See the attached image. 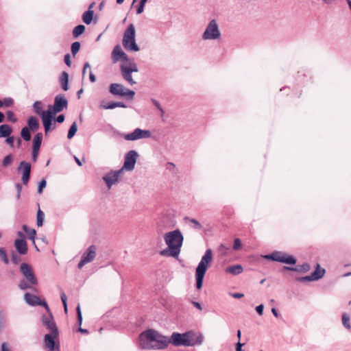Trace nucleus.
I'll list each match as a JSON object with an SVG mask.
<instances>
[{
    "label": "nucleus",
    "instance_id": "1",
    "mask_svg": "<svg viewBox=\"0 0 351 351\" xmlns=\"http://www.w3.org/2000/svg\"><path fill=\"white\" fill-rule=\"evenodd\" d=\"M169 343V338L153 329H149L141 332L138 337L139 347L142 349H164Z\"/></svg>",
    "mask_w": 351,
    "mask_h": 351
},
{
    "label": "nucleus",
    "instance_id": "2",
    "mask_svg": "<svg viewBox=\"0 0 351 351\" xmlns=\"http://www.w3.org/2000/svg\"><path fill=\"white\" fill-rule=\"evenodd\" d=\"M164 240L167 248L162 250L160 254L163 256L178 258L182 245L184 237L179 230L167 232L164 235Z\"/></svg>",
    "mask_w": 351,
    "mask_h": 351
},
{
    "label": "nucleus",
    "instance_id": "3",
    "mask_svg": "<svg viewBox=\"0 0 351 351\" xmlns=\"http://www.w3.org/2000/svg\"><path fill=\"white\" fill-rule=\"evenodd\" d=\"M20 271L23 276V279L19 282V288L21 290L31 289L34 291V287L38 285V279L32 267L29 264L23 263L20 266Z\"/></svg>",
    "mask_w": 351,
    "mask_h": 351
},
{
    "label": "nucleus",
    "instance_id": "4",
    "mask_svg": "<svg viewBox=\"0 0 351 351\" xmlns=\"http://www.w3.org/2000/svg\"><path fill=\"white\" fill-rule=\"evenodd\" d=\"M213 261V252L210 249L206 250L195 270L196 287L200 289L202 287L204 275L210 266Z\"/></svg>",
    "mask_w": 351,
    "mask_h": 351
},
{
    "label": "nucleus",
    "instance_id": "5",
    "mask_svg": "<svg viewBox=\"0 0 351 351\" xmlns=\"http://www.w3.org/2000/svg\"><path fill=\"white\" fill-rule=\"evenodd\" d=\"M123 45L126 50L139 51V47L135 42V28L133 24H130L124 32Z\"/></svg>",
    "mask_w": 351,
    "mask_h": 351
},
{
    "label": "nucleus",
    "instance_id": "6",
    "mask_svg": "<svg viewBox=\"0 0 351 351\" xmlns=\"http://www.w3.org/2000/svg\"><path fill=\"white\" fill-rule=\"evenodd\" d=\"M120 67L123 78L131 86L135 84L136 82L132 77V73L138 72V70L134 61L122 62Z\"/></svg>",
    "mask_w": 351,
    "mask_h": 351
},
{
    "label": "nucleus",
    "instance_id": "7",
    "mask_svg": "<svg viewBox=\"0 0 351 351\" xmlns=\"http://www.w3.org/2000/svg\"><path fill=\"white\" fill-rule=\"evenodd\" d=\"M59 332L46 334L44 337L45 348L47 351L59 350V341H56Z\"/></svg>",
    "mask_w": 351,
    "mask_h": 351
},
{
    "label": "nucleus",
    "instance_id": "8",
    "mask_svg": "<svg viewBox=\"0 0 351 351\" xmlns=\"http://www.w3.org/2000/svg\"><path fill=\"white\" fill-rule=\"evenodd\" d=\"M42 121L45 130L46 134L51 130H54L56 125L52 121L54 119V114L51 112V106H49V108L46 111L42 112Z\"/></svg>",
    "mask_w": 351,
    "mask_h": 351
},
{
    "label": "nucleus",
    "instance_id": "9",
    "mask_svg": "<svg viewBox=\"0 0 351 351\" xmlns=\"http://www.w3.org/2000/svg\"><path fill=\"white\" fill-rule=\"evenodd\" d=\"M110 92L114 95L125 96L132 99L135 93L133 90L125 88L122 84H112L110 86Z\"/></svg>",
    "mask_w": 351,
    "mask_h": 351
},
{
    "label": "nucleus",
    "instance_id": "10",
    "mask_svg": "<svg viewBox=\"0 0 351 351\" xmlns=\"http://www.w3.org/2000/svg\"><path fill=\"white\" fill-rule=\"evenodd\" d=\"M267 258L275 261L291 265L295 264L296 262V260L292 256L280 252H274L271 254L267 256Z\"/></svg>",
    "mask_w": 351,
    "mask_h": 351
},
{
    "label": "nucleus",
    "instance_id": "11",
    "mask_svg": "<svg viewBox=\"0 0 351 351\" xmlns=\"http://www.w3.org/2000/svg\"><path fill=\"white\" fill-rule=\"evenodd\" d=\"M220 36L218 26L215 20H212L203 34L204 39H217Z\"/></svg>",
    "mask_w": 351,
    "mask_h": 351
},
{
    "label": "nucleus",
    "instance_id": "12",
    "mask_svg": "<svg viewBox=\"0 0 351 351\" xmlns=\"http://www.w3.org/2000/svg\"><path fill=\"white\" fill-rule=\"evenodd\" d=\"M68 106V101L64 95H57L54 99L53 106H51V112L55 114L62 112Z\"/></svg>",
    "mask_w": 351,
    "mask_h": 351
},
{
    "label": "nucleus",
    "instance_id": "13",
    "mask_svg": "<svg viewBox=\"0 0 351 351\" xmlns=\"http://www.w3.org/2000/svg\"><path fill=\"white\" fill-rule=\"evenodd\" d=\"M138 157V154L134 150H131L128 152L125 156V160L123 163V166L121 169H123V171L124 169L127 171H132L134 169L135 164L136 162V159Z\"/></svg>",
    "mask_w": 351,
    "mask_h": 351
},
{
    "label": "nucleus",
    "instance_id": "14",
    "mask_svg": "<svg viewBox=\"0 0 351 351\" xmlns=\"http://www.w3.org/2000/svg\"><path fill=\"white\" fill-rule=\"evenodd\" d=\"M151 136L149 130H143L140 128H136L134 131L130 134H124L123 138L126 141H135L140 138H146Z\"/></svg>",
    "mask_w": 351,
    "mask_h": 351
},
{
    "label": "nucleus",
    "instance_id": "15",
    "mask_svg": "<svg viewBox=\"0 0 351 351\" xmlns=\"http://www.w3.org/2000/svg\"><path fill=\"white\" fill-rule=\"evenodd\" d=\"M112 59L114 63L121 60L122 62L128 61H134L133 60L128 59L127 54L123 51L120 45H117L114 47L112 52Z\"/></svg>",
    "mask_w": 351,
    "mask_h": 351
},
{
    "label": "nucleus",
    "instance_id": "16",
    "mask_svg": "<svg viewBox=\"0 0 351 351\" xmlns=\"http://www.w3.org/2000/svg\"><path fill=\"white\" fill-rule=\"evenodd\" d=\"M186 341L189 343L187 346H194L200 345L203 341V337L201 334L194 332L193 331L185 332Z\"/></svg>",
    "mask_w": 351,
    "mask_h": 351
},
{
    "label": "nucleus",
    "instance_id": "17",
    "mask_svg": "<svg viewBox=\"0 0 351 351\" xmlns=\"http://www.w3.org/2000/svg\"><path fill=\"white\" fill-rule=\"evenodd\" d=\"M21 168L23 171L21 180L24 185H27L30 178L31 164L25 161H22L18 167V170L20 171Z\"/></svg>",
    "mask_w": 351,
    "mask_h": 351
},
{
    "label": "nucleus",
    "instance_id": "18",
    "mask_svg": "<svg viewBox=\"0 0 351 351\" xmlns=\"http://www.w3.org/2000/svg\"><path fill=\"white\" fill-rule=\"evenodd\" d=\"M122 173L123 169H121L116 171H110L104 177V180L106 183L108 189L118 182L119 176Z\"/></svg>",
    "mask_w": 351,
    "mask_h": 351
},
{
    "label": "nucleus",
    "instance_id": "19",
    "mask_svg": "<svg viewBox=\"0 0 351 351\" xmlns=\"http://www.w3.org/2000/svg\"><path fill=\"white\" fill-rule=\"evenodd\" d=\"M170 343H171L175 346H187V344L189 343L186 341V338L185 337V334H180L178 332H173L171 335V337L170 339Z\"/></svg>",
    "mask_w": 351,
    "mask_h": 351
},
{
    "label": "nucleus",
    "instance_id": "20",
    "mask_svg": "<svg viewBox=\"0 0 351 351\" xmlns=\"http://www.w3.org/2000/svg\"><path fill=\"white\" fill-rule=\"evenodd\" d=\"M325 274V269L320 267L319 264H317L315 270L310 275L302 278L300 280L304 281L317 280L322 278Z\"/></svg>",
    "mask_w": 351,
    "mask_h": 351
},
{
    "label": "nucleus",
    "instance_id": "21",
    "mask_svg": "<svg viewBox=\"0 0 351 351\" xmlns=\"http://www.w3.org/2000/svg\"><path fill=\"white\" fill-rule=\"evenodd\" d=\"M14 246L19 254L24 255L27 252V244L25 239H16L14 241Z\"/></svg>",
    "mask_w": 351,
    "mask_h": 351
},
{
    "label": "nucleus",
    "instance_id": "22",
    "mask_svg": "<svg viewBox=\"0 0 351 351\" xmlns=\"http://www.w3.org/2000/svg\"><path fill=\"white\" fill-rule=\"evenodd\" d=\"M24 299L25 302L31 306H36L38 304H41V300H40V298L38 296L29 293H26L24 295Z\"/></svg>",
    "mask_w": 351,
    "mask_h": 351
},
{
    "label": "nucleus",
    "instance_id": "23",
    "mask_svg": "<svg viewBox=\"0 0 351 351\" xmlns=\"http://www.w3.org/2000/svg\"><path fill=\"white\" fill-rule=\"evenodd\" d=\"M40 126L38 119L34 116L29 117L27 119V128L32 132H36L38 130Z\"/></svg>",
    "mask_w": 351,
    "mask_h": 351
},
{
    "label": "nucleus",
    "instance_id": "24",
    "mask_svg": "<svg viewBox=\"0 0 351 351\" xmlns=\"http://www.w3.org/2000/svg\"><path fill=\"white\" fill-rule=\"evenodd\" d=\"M12 132V128L8 124L0 125V138H6L10 136Z\"/></svg>",
    "mask_w": 351,
    "mask_h": 351
},
{
    "label": "nucleus",
    "instance_id": "25",
    "mask_svg": "<svg viewBox=\"0 0 351 351\" xmlns=\"http://www.w3.org/2000/svg\"><path fill=\"white\" fill-rule=\"evenodd\" d=\"M60 82L62 88L66 91L69 89V74L66 71H63L60 77Z\"/></svg>",
    "mask_w": 351,
    "mask_h": 351
},
{
    "label": "nucleus",
    "instance_id": "26",
    "mask_svg": "<svg viewBox=\"0 0 351 351\" xmlns=\"http://www.w3.org/2000/svg\"><path fill=\"white\" fill-rule=\"evenodd\" d=\"M243 271V268L241 265H234L232 266L228 267L226 269V272L232 274V275H238L241 274Z\"/></svg>",
    "mask_w": 351,
    "mask_h": 351
},
{
    "label": "nucleus",
    "instance_id": "27",
    "mask_svg": "<svg viewBox=\"0 0 351 351\" xmlns=\"http://www.w3.org/2000/svg\"><path fill=\"white\" fill-rule=\"evenodd\" d=\"M44 326L47 328L50 332V333H56L59 332L58 329L57 328L56 324L54 321V319H51V321L47 322L45 324H43Z\"/></svg>",
    "mask_w": 351,
    "mask_h": 351
},
{
    "label": "nucleus",
    "instance_id": "28",
    "mask_svg": "<svg viewBox=\"0 0 351 351\" xmlns=\"http://www.w3.org/2000/svg\"><path fill=\"white\" fill-rule=\"evenodd\" d=\"M43 136L41 132L36 133L33 138L32 147L40 149L43 141Z\"/></svg>",
    "mask_w": 351,
    "mask_h": 351
},
{
    "label": "nucleus",
    "instance_id": "29",
    "mask_svg": "<svg viewBox=\"0 0 351 351\" xmlns=\"http://www.w3.org/2000/svg\"><path fill=\"white\" fill-rule=\"evenodd\" d=\"M86 29V27L84 25H78L76 26L73 30V36L75 38H78L80 35H82Z\"/></svg>",
    "mask_w": 351,
    "mask_h": 351
},
{
    "label": "nucleus",
    "instance_id": "30",
    "mask_svg": "<svg viewBox=\"0 0 351 351\" xmlns=\"http://www.w3.org/2000/svg\"><path fill=\"white\" fill-rule=\"evenodd\" d=\"M22 228L25 232V233L28 234L29 239L32 240L34 243V239L36 234V230L34 229H29L25 224L23 225Z\"/></svg>",
    "mask_w": 351,
    "mask_h": 351
},
{
    "label": "nucleus",
    "instance_id": "31",
    "mask_svg": "<svg viewBox=\"0 0 351 351\" xmlns=\"http://www.w3.org/2000/svg\"><path fill=\"white\" fill-rule=\"evenodd\" d=\"M30 130L29 128H27V126L22 128L21 131V138L25 141H29L31 139V134H30Z\"/></svg>",
    "mask_w": 351,
    "mask_h": 351
},
{
    "label": "nucleus",
    "instance_id": "32",
    "mask_svg": "<svg viewBox=\"0 0 351 351\" xmlns=\"http://www.w3.org/2000/svg\"><path fill=\"white\" fill-rule=\"evenodd\" d=\"M77 124L75 122H73L69 130L67 138L69 139L72 138L75 136V133L77 132Z\"/></svg>",
    "mask_w": 351,
    "mask_h": 351
},
{
    "label": "nucleus",
    "instance_id": "33",
    "mask_svg": "<svg viewBox=\"0 0 351 351\" xmlns=\"http://www.w3.org/2000/svg\"><path fill=\"white\" fill-rule=\"evenodd\" d=\"M116 107H122L125 108V106L121 102H110L107 105H104L103 108L105 109H113Z\"/></svg>",
    "mask_w": 351,
    "mask_h": 351
},
{
    "label": "nucleus",
    "instance_id": "34",
    "mask_svg": "<svg viewBox=\"0 0 351 351\" xmlns=\"http://www.w3.org/2000/svg\"><path fill=\"white\" fill-rule=\"evenodd\" d=\"M88 263V250L84 252L83 255L82 256V259L78 263V268L82 269V267Z\"/></svg>",
    "mask_w": 351,
    "mask_h": 351
},
{
    "label": "nucleus",
    "instance_id": "35",
    "mask_svg": "<svg viewBox=\"0 0 351 351\" xmlns=\"http://www.w3.org/2000/svg\"><path fill=\"white\" fill-rule=\"evenodd\" d=\"M36 217H37V226L38 227L42 226L43 223L45 214L40 209H38V210L37 212Z\"/></svg>",
    "mask_w": 351,
    "mask_h": 351
},
{
    "label": "nucleus",
    "instance_id": "36",
    "mask_svg": "<svg viewBox=\"0 0 351 351\" xmlns=\"http://www.w3.org/2000/svg\"><path fill=\"white\" fill-rule=\"evenodd\" d=\"M80 43L78 41L74 42L71 45V50L73 56H75L80 49Z\"/></svg>",
    "mask_w": 351,
    "mask_h": 351
},
{
    "label": "nucleus",
    "instance_id": "37",
    "mask_svg": "<svg viewBox=\"0 0 351 351\" xmlns=\"http://www.w3.org/2000/svg\"><path fill=\"white\" fill-rule=\"evenodd\" d=\"M60 298H61V300H62V304L64 306V311L65 313H67V311H68L67 297L63 291H61Z\"/></svg>",
    "mask_w": 351,
    "mask_h": 351
},
{
    "label": "nucleus",
    "instance_id": "38",
    "mask_svg": "<svg viewBox=\"0 0 351 351\" xmlns=\"http://www.w3.org/2000/svg\"><path fill=\"white\" fill-rule=\"evenodd\" d=\"M33 108H34V112L36 114L42 115V112H43V111L42 110V104L40 101H35L33 104Z\"/></svg>",
    "mask_w": 351,
    "mask_h": 351
},
{
    "label": "nucleus",
    "instance_id": "39",
    "mask_svg": "<svg viewBox=\"0 0 351 351\" xmlns=\"http://www.w3.org/2000/svg\"><path fill=\"white\" fill-rule=\"evenodd\" d=\"M342 324L344 326V327H346L348 329H350L351 326L350 323V317L346 313L343 314L342 315Z\"/></svg>",
    "mask_w": 351,
    "mask_h": 351
},
{
    "label": "nucleus",
    "instance_id": "40",
    "mask_svg": "<svg viewBox=\"0 0 351 351\" xmlns=\"http://www.w3.org/2000/svg\"><path fill=\"white\" fill-rule=\"evenodd\" d=\"M230 247L223 244H221L219 247V252L221 256H225L228 254Z\"/></svg>",
    "mask_w": 351,
    "mask_h": 351
},
{
    "label": "nucleus",
    "instance_id": "41",
    "mask_svg": "<svg viewBox=\"0 0 351 351\" xmlns=\"http://www.w3.org/2000/svg\"><path fill=\"white\" fill-rule=\"evenodd\" d=\"M97 247L95 245H91L89 247V263L95 259L96 256Z\"/></svg>",
    "mask_w": 351,
    "mask_h": 351
},
{
    "label": "nucleus",
    "instance_id": "42",
    "mask_svg": "<svg viewBox=\"0 0 351 351\" xmlns=\"http://www.w3.org/2000/svg\"><path fill=\"white\" fill-rule=\"evenodd\" d=\"M76 312H77V325L78 327L81 326L82 323V315L80 310V306L78 304L76 307Z\"/></svg>",
    "mask_w": 351,
    "mask_h": 351
},
{
    "label": "nucleus",
    "instance_id": "43",
    "mask_svg": "<svg viewBox=\"0 0 351 351\" xmlns=\"http://www.w3.org/2000/svg\"><path fill=\"white\" fill-rule=\"evenodd\" d=\"M185 220L186 221H189V222H191V223L193 224V228L195 229H197V230H200L202 228V226L200 224V223L199 221H197L196 219H190L189 217H186L185 218Z\"/></svg>",
    "mask_w": 351,
    "mask_h": 351
},
{
    "label": "nucleus",
    "instance_id": "44",
    "mask_svg": "<svg viewBox=\"0 0 351 351\" xmlns=\"http://www.w3.org/2000/svg\"><path fill=\"white\" fill-rule=\"evenodd\" d=\"M0 257L1 258L2 261H3V263L5 264L9 263V260L7 256L6 252H5V249L3 247L0 248Z\"/></svg>",
    "mask_w": 351,
    "mask_h": 351
},
{
    "label": "nucleus",
    "instance_id": "45",
    "mask_svg": "<svg viewBox=\"0 0 351 351\" xmlns=\"http://www.w3.org/2000/svg\"><path fill=\"white\" fill-rule=\"evenodd\" d=\"M3 106L10 107L14 104V100L11 97H6L1 100Z\"/></svg>",
    "mask_w": 351,
    "mask_h": 351
},
{
    "label": "nucleus",
    "instance_id": "46",
    "mask_svg": "<svg viewBox=\"0 0 351 351\" xmlns=\"http://www.w3.org/2000/svg\"><path fill=\"white\" fill-rule=\"evenodd\" d=\"M47 313H48L47 315H43L42 316L41 321H42L43 325L45 324V323H47V322L51 321V319H53V315L51 313V311H49V312H47Z\"/></svg>",
    "mask_w": 351,
    "mask_h": 351
},
{
    "label": "nucleus",
    "instance_id": "47",
    "mask_svg": "<svg viewBox=\"0 0 351 351\" xmlns=\"http://www.w3.org/2000/svg\"><path fill=\"white\" fill-rule=\"evenodd\" d=\"M6 116H7L8 121L12 122V123L16 122L17 119L16 118V117L12 111H10V110L7 111Z\"/></svg>",
    "mask_w": 351,
    "mask_h": 351
},
{
    "label": "nucleus",
    "instance_id": "48",
    "mask_svg": "<svg viewBox=\"0 0 351 351\" xmlns=\"http://www.w3.org/2000/svg\"><path fill=\"white\" fill-rule=\"evenodd\" d=\"M12 156L11 154H9L3 158V162H2V165L3 167H7L12 162Z\"/></svg>",
    "mask_w": 351,
    "mask_h": 351
},
{
    "label": "nucleus",
    "instance_id": "49",
    "mask_svg": "<svg viewBox=\"0 0 351 351\" xmlns=\"http://www.w3.org/2000/svg\"><path fill=\"white\" fill-rule=\"evenodd\" d=\"M47 182L45 179H43L38 184V193L39 194L42 193L43 189L46 187Z\"/></svg>",
    "mask_w": 351,
    "mask_h": 351
},
{
    "label": "nucleus",
    "instance_id": "50",
    "mask_svg": "<svg viewBox=\"0 0 351 351\" xmlns=\"http://www.w3.org/2000/svg\"><path fill=\"white\" fill-rule=\"evenodd\" d=\"M39 149H38V148L32 147V160L34 162H36L37 160V158H38V153H39Z\"/></svg>",
    "mask_w": 351,
    "mask_h": 351
},
{
    "label": "nucleus",
    "instance_id": "51",
    "mask_svg": "<svg viewBox=\"0 0 351 351\" xmlns=\"http://www.w3.org/2000/svg\"><path fill=\"white\" fill-rule=\"evenodd\" d=\"M147 0H141V1L139 5L137 8V10H136L137 14H141L143 12L145 4L147 2Z\"/></svg>",
    "mask_w": 351,
    "mask_h": 351
},
{
    "label": "nucleus",
    "instance_id": "52",
    "mask_svg": "<svg viewBox=\"0 0 351 351\" xmlns=\"http://www.w3.org/2000/svg\"><path fill=\"white\" fill-rule=\"evenodd\" d=\"M241 247V241L239 239L237 238L234 241L233 249L234 250H238Z\"/></svg>",
    "mask_w": 351,
    "mask_h": 351
},
{
    "label": "nucleus",
    "instance_id": "53",
    "mask_svg": "<svg viewBox=\"0 0 351 351\" xmlns=\"http://www.w3.org/2000/svg\"><path fill=\"white\" fill-rule=\"evenodd\" d=\"M152 101L154 104V105L160 111L161 117H163L165 112H164L163 109L162 108V107L160 106L159 102L154 99H152Z\"/></svg>",
    "mask_w": 351,
    "mask_h": 351
},
{
    "label": "nucleus",
    "instance_id": "54",
    "mask_svg": "<svg viewBox=\"0 0 351 351\" xmlns=\"http://www.w3.org/2000/svg\"><path fill=\"white\" fill-rule=\"evenodd\" d=\"M12 261L14 265H17L21 261V258L14 252L12 254Z\"/></svg>",
    "mask_w": 351,
    "mask_h": 351
},
{
    "label": "nucleus",
    "instance_id": "55",
    "mask_svg": "<svg viewBox=\"0 0 351 351\" xmlns=\"http://www.w3.org/2000/svg\"><path fill=\"white\" fill-rule=\"evenodd\" d=\"M5 326V313L0 311V330Z\"/></svg>",
    "mask_w": 351,
    "mask_h": 351
},
{
    "label": "nucleus",
    "instance_id": "56",
    "mask_svg": "<svg viewBox=\"0 0 351 351\" xmlns=\"http://www.w3.org/2000/svg\"><path fill=\"white\" fill-rule=\"evenodd\" d=\"M15 187L17 191L16 198L17 199H19L21 197V193L22 191V185L20 183H17L15 184Z\"/></svg>",
    "mask_w": 351,
    "mask_h": 351
},
{
    "label": "nucleus",
    "instance_id": "57",
    "mask_svg": "<svg viewBox=\"0 0 351 351\" xmlns=\"http://www.w3.org/2000/svg\"><path fill=\"white\" fill-rule=\"evenodd\" d=\"M5 142L7 144H8L10 147H13L14 142V136H9L8 137H6Z\"/></svg>",
    "mask_w": 351,
    "mask_h": 351
},
{
    "label": "nucleus",
    "instance_id": "58",
    "mask_svg": "<svg viewBox=\"0 0 351 351\" xmlns=\"http://www.w3.org/2000/svg\"><path fill=\"white\" fill-rule=\"evenodd\" d=\"M64 60L65 64H66L68 66H71V57H70V54H69V53H67V54H66V55L64 56Z\"/></svg>",
    "mask_w": 351,
    "mask_h": 351
},
{
    "label": "nucleus",
    "instance_id": "59",
    "mask_svg": "<svg viewBox=\"0 0 351 351\" xmlns=\"http://www.w3.org/2000/svg\"><path fill=\"white\" fill-rule=\"evenodd\" d=\"M65 119V117L64 114H60L58 115L56 118V121L59 123H62V122H64Z\"/></svg>",
    "mask_w": 351,
    "mask_h": 351
},
{
    "label": "nucleus",
    "instance_id": "60",
    "mask_svg": "<svg viewBox=\"0 0 351 351\" xmlns=\"http://www.w3.org/2000/svg\"><path fill=\"white\" fill-rule=\"evenodd\" d=\"M74 159L76 162V163L79 165V166H82V162H85L86 159H85V157L83 156L82 160H80L76 156H74Z\"/></svg>",
    "mask_w": 351,
    "mask_h": 351
},
{
    "label": "nucleus",
    "instance_id": "61",
    "mask_svg": "<svg viewBox=\"0 0 351 351\" xmlns=\"http://www.w3.org/2000/svg\"><path fill=\"white\" fill-rule=\"evenodd\" d=\"M264 306L263 304H260L256 306V311L260 315H263Z\"/></svg>",
    "mask_w": 351,
    "mask_h": 351
},
{
    "label": "nucleus",
    "instance_id": "62",
    "mask_svg": "<svg viewBox=\"0 0 351 351\" xmlns=\"http://www.w3.org/2000/svg\"><path fill=\"white\" fill-rule=\"evenodd\" d=\"M83 22L88 25V10H86L82 14Z\"/></svg>",
    "mask_w": 351,
    "mask_h": 351
},
{
    "label": "nucleus",
    "instance_id": "63",
    "mask_svg": "<svg viewBox=\"0 0 351 351\" xmlns=\"http://www.w3.org/2000/svg\"><path fill=\"white\" fill-rule=\"evenodd\" d=\"M39 305L44 306L45 308L47 310V311L49 312L50 308H49L47 303L45 300H41V304H39Z\"/></svg>",
    "mask_w": 351,
    "mask_h": 351
},
{
    "label": "nucleus",
    "instance_id": "64",
    "mask_svg": "<svg viewBox=\"0 0 351 351\" xmlns=\"http://www.w3.org/2000/svg\"><path fill=\"white\" fill-rule=\"evenodd\" d=\"M175 167V165L172 162H167L166 165L167 169L172 170Z\"/></svg>",
    "mask_w": 351,
    "mask_h": 351
}]
</instances>
